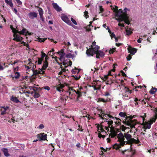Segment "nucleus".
Instances as JSON below:
<instances>
[{
  "mask_svg": "<svg viewBox=\"0 0 157 157\" xmlns=\"http://www.w3.org/2000/svg\"><path fill=\"white\" fill-rule=\"evenodd\" d=\"M116 49V48H112L110 49L109 51V53L110 54H113V52L115 51Z\"/></svg>",
  "mask_w": 157,
  "mask_h": 157,
  "instance_id": "09e8293b",
  "label": "nucleus"
},
{
  "mask_svg": "<svg viewBox=\"0 0 157 157\" xmlns=\"http://www.w3.org/2000/svg\"><path fill=\"white\" fill-rule=\"evenodd\" d=\"M124 138H125L127 140L126 141V144H132L133 143L138 144L139 143L140 141L138 139L135 140L132 138V135L129 133V131L126 133H125L124 134Z\"/></svg>",
  "mask_w": 157,
  "mask_h": 157,
  "instance_id": "f03ea898",
  "label": "nucleus"
},
{
  "mask_svg": "<svg viewBox=\"0 0 157 157\" xmlns=\"http://www.w3.org/2000/svg\"><path fill=\"white\" fill-rule=\"evenodd\" d=\"M48 65V61H46L45 62H44V63L43 64V66L42 67V68L40 69L41 71H42V70H45L47 67Z\"/></svg>",
  "mask_w": 157,
  "mask_h": 157,
  "instance_id": "412c9836",
  "label": "nucleus"
},
{
  "mask_svg": "<svg viewBox=\"0 0 157 157\" xmlns=\"http://www.w3.org/2000/svg\"><path fill=\"white\" fill-rule=\"evenodd\" d=\"M28 17L30 19H33L37 17V13L35 12H29L28 14Z\"/></svg>",
  "mask_w": 157,
  "mask_h": 157,
  "instance_id": "9b49d317",
  "label": "nucleus"
},
{
  "mask_svg": "<svg viewBox=\"0 0 157 157\" xmlns=\"http://www.w3.org/2000/svg\"><path fill=\"white\" fill-rule=\"evenodd\" d=\"M38 11L39 14V15H43L44 13L42 9L40 7L38 8Z\"/></svg>",
  "mask_w": 157,
  "mask_h": 157,
  "instance_id": "72a5a7b5",
  "label": "nucleus"
},
{
  "mask_svg": "<svg viewBox=\"0 0 157 157\" xmlns=\"http://www.w3.org/2000/svg\"><path fill=\"white\" fill-rule=\"evenodd\" d=\"M140 117L143 118V123L142 125H144L143 128H146L145 129H147V128L150 129L151 127V125L152 124L150 122H145V124H144V121L145 120V117H146V114L144 113V116H141Z\"/></svg>",
  "mask_w": 157,
  "mask_h": 157,
  "instance_id": "423d86ee",
  "label": "nucleus"
},
{
  "mask_svg": "<svg viewBox=\"0 0 157 157\" xmlns=\"http://www.w3.org/2000/svg\"><path fill=\"white\" fill-rule=\"evenodd\" d=\"M14 38L13 39L14 40L17 42H21L23 40V38L17 34H14Z\"/></svg>",
  "mask_w": 157,
  "mask_h": 157,
  "instance_id": "f8f14e48",
  "label": "nucleus"
},
{
  "mask_svg": "<svg viewBox=\"0 0 157 157\" xmlns=\"http://www.w3.org/2000/svg\"><path fill=\"white\" fill-rule=\"evenodd\" d=\"M110 128L111 129V133L109 134V137H110L111 138H113L116 136H117V132L114 130V127L112 126Z\"/></svg>",
  "mask_w": 157,
  "mask_h": 157,
  "instance_id": "9d476101",
  "label": "nucleus"
},
{
  "mask_svg": "<svg viewBox=\"0 0 157 157\" xmlns=\"http://www.w3.org/2000/svg\"><path fill=\"white\" fill-rule=\"evenodd\" d=\"M61 19L65 23H66L68 25H71L72 23L70 21L68 17L66 15L62 14L61 15Z\"/></svg>",
  "mask_w": 157,
  "mask_h": 157,
  "instance_id": "0eeeda50",
  "label": "nucleus"
},
{
  "mask_svg": "<svg viewBox=\"0 0 157 157\" xmlns=\"http://www.w3.org/2000/svg\"><path fill=\"white\" fill-rule=\"evenodd\" d=\"M121 146L120 143L119 144H115L113 146V149H115L116 150H118L119 148H121Z\"/></svg>",
  "mask_w": 157,
  "mask_h": 157,
  "instance_id": "5701e85b",
  "label": "nucleus"
},
{
  "mask_svg": "<svg viewBox=\"0 0 157 157\" xmlns=\"http://www.w3.org/2000/svg\"><path fill=\"white\" fill-rule=\"evenodd\" d=\"M72 76L74 77L75 79L76 80H78L79 79L81 78V76H79L78 77L76 75H72Z\"/></svg>",
  "mask_w": 157,
  "mask_h": 157,
  "instance_id": "c03bdc74",
  "label": "nucleus"
},
{
  "mask_svg": "<svg viewBox=\"0 0 157 157\" xmlns=\"http://www.w3.org/2000/svg\"><path fill=\"white\" fill-rule=\"evenodd\" d=\"M45 39H40V38H39L38 39V41L40 42H44V41H45Z\"/></svg>",
  "mask_w": 157,
  "mask_h": 157,
  "instance_id": "338daca9",
  "label": "nucleus"
},
{
  "mask_svg": "<svg viewBox=\"0 0 157 157\" xmlns=\"http://www.w3.org/2000/svg\"><path fill=\"white\" fill-rule=\"evenodd\" d=\"M38 64L40 65V64H41L42 62L43 61H42V59H40V58H38Z\"/></svg>",
  "mask_w": 157,
  "mask_h": 157,
  "instance_id": "052dcab7",
  "label": "nucleus"
},
{
  "mask_svg": "<svg viewBox=\"0 0 157 157\" xmlns=\"http://www.w3.org/2000/svg\"><path fill=\"white\" fill-rule=\"evenodd\" d=\"M119 81H120V82H117V81H116L115 82L117 83H120L121 84V85H122L123 84L124 82V80L122 79L121 80L119 79Z\"/></svg>",
  "mask_w": 157,
  "mask_h": 157,
  "instance_id": "8fccbe9b",
  "label": "nucleus"
},
{
  "mask_svg": "<svg viewBox=\"0 0 157 157\" xmlns=\"http://www.w3.org/2000/svg\"><path fill=\"white\" fill-rule=\"evenodd\" d=\"M115 118L118 121L115 122V123L117 125H120V126L121 125V120L117 117H115Z\"/></svg>",
  "mask_w": 157,
  "mask_h": 157,
  "instance_id": "b1692460",
  "label": "nucleus"
},
{
  "mask_svg": "<svg viewBox=\"0 0 157 157\" xmlns=\"http://www.w3.org/2000/svg\"><path fill=\"white\" fill-rule=\"evenodd\" d=\"M15 75L14 76V78L16 79H18L20 77V73L18 72H14Z\"/></svg>",
  "mask_w": 157,
  "mask_h": 157,
  "instance_id": "e433bc0d",
  "label": "nucleus"
},
{
  "mask_svg": "<svg viewBox=\"0 0 157 157\" xmlns=\"http://www.w3.org/2000/svg\"><path fill=\"white\" fill-rule=\"evenodd\" d=\"M126 128L127 127H125L124 125H121L120 126V129L122 131L124 132Z\"/></svg>",
  "mask_w": 157,
  "mask_h": 157,
  "instance_id": "58836bf2",
  "label": "nucleus"
},
{
  "mask_svg": "<svg viewBox=\"0 0 157 157\" xmlns=\"http://www.w3.org/2000/svg\"><path fill=\"white\" fill-rule=\"evenodd\" d=\"M76 91L73 87H69L68 90L66 91V95H68L70 99H73L75 98L73 95L75 94Z\"/></svg>",
  "mask_w": 157,
  "mask_h": 157,
  "instance_id": "39448f33",
  "label": "nucleus"
},
{
  "mask_svg": "<svg viewBox=\"0 0 157 157\" xmlns=\"http://www.w3.org/2000/svg\"><path fill=\"white\" fill-rule=\"evenodd\" d=\"M108 76L107 75H105L104 77H102V78H101L104 80H105L108 78Z\"/></svg>",
  "mask_w": 157,
  "mask_h": 157,
  "instance_id": "5fc2aeb1",
  "label": "nucleus"
},
{
  "mask_svg": "<svg viewBox=\"0 0 157 157\" xmlns=\"http://www.w3.org/2000/svg\"><path fill=\"white\" fill-rule=\"evenodd\" d=\"M36 66L35 65L33 64V67H32V70L33 72V75H36L38 74H40L41 72L40 71H37V70L35 71V68H36Z\"/></svg>",
  "mask_w": 157,
  "mask_h": 157,
  "instance_id": "f3484780",
  "label": "nucleus"
},
{
  "mask_svg": "<svg viewBox=\"0 0 157 157\" xmlns=\"http://www.w3.org/2000/svg\"><path fill=\"white\" fill-rule=\"evenodd\" d=\"M26 31L27 30L23 28L21 31H19V34H20L25 35L26 33Z\"/></svg>",
  "mask_w": 157,
  "mask_h": 157,
  "instance_id": "c9c22d12",
  "label": "nucleus"
},
{
  "mask_svg": "<svg viewBox=\"0 0 157 157\" xmlns=\"http://www.w3.org/2000/svg\"><path fill=\"white\" fill-rule=\"evenodd\" d=\"M95 54L96 55V58L98 59H99L100 57H102L105 55L104 53L100 51H96Z\"/></svg>",
  "mask_w": 157,
  "mask_h": 157,
  "instance_id": "ddd939ff",
  "label": "nucleus"
},
{
  "mask_svg": "<svg viewBox=\"0 0 157 157\" xmlns=\"http://www.w3.org/2000/svg\"><path fill=\"white\" fill-rule=\"evenodd\" d=\"M58 54L59 55H65V53H64V49H63L61 50V51L58 52Z\"/></svg>",
  "mask_w": 157,
  "mask_h": 157,
  "instance_id": "ea45409f",
  "label": "nucleus"
},
{
  "mask_svg": "<svg viewBox=\"0 0 157 157\" xmlns=\"http://www.w3.org/2000/svg\"><path fill=\"white\" fill-rule=\"evenodd\" d=\"M2 151L4 153V155L6 156H8L9 155L8 153V151L7 149L3 148L2 150Z\"/></svg>",
  "mask_w": 157,
  "mask_h": 157,
  "instance_id": "393cba45",
  "label": "nucleus"
},
{
  "mask_svg": "<svg viewBox=\"0 0 157 157\" xmlns=\"http://www.w3.org/2000/svg\"><path fill=\"white\" fill-rule=\"evenodd\" d=\"M71 20L72 21L74 25H77V22L72 17H71Z\"/></svg>",
  "mask_w": 157,
  "mask_h": 157,
  "instance_id": "a18cd8bd",
  "label": "nucleus"
},
{
  "mask_svg": "<svg viewBox=\"0 0 157 157\" xmlns=\"http://www.w3.org/2000/svg\"><path fill=\"white\" fill-rule=\"evenodd\" d=\"M28 60L29 61V63H28V65H29L30 66V67H31V70H32V67H33V65H34L33 63H32L31 59H28Z\"/></svg>",
  "mask_w": 157,
  "mask_h": 157,
  "instance_id": "a19ab883",
  "label": "nucleus"
},
{
  "mask_svg": "<svg viewBox=\"0 0 157 157\" xmlns=\"http://www.w3.org/2000/svg\"><path fill=\"white\" fill-rule=\"evenodd\" d=\"M5 2L7 4L9 5L11 7H13V4L12 2V0H5Z\"/></svg>",
  "mask_w": 157,
  "mask_h": 157,
  "instance_id": "4be33fe9",
  "label": "nucleus"
},
{
  "mask_svg": "<svg viewBox=\"0 0 157 157\" xmlns=\"http://www.w3.org/2000/svg\"><path fill=\"white\" fill-rule=\"evenodd\" d=\"M38 90V88L35 87H33V90L34 91V92H36V91Z\"/></svg>",
  "mask_w": 157,
  "mask_h": 157,
  "instance_id": "69168bd1",
  "label": "nucleus"
},
{
  "mask_svg": "<svg viewBox=\"0 0 157 157\" xmlns=\"http://www.w3.org/2000/svg\"><path fill=\"white\" fill-rule=\"evenodd\" d=\"M108 126L110 127V126L112 125V124L113 123V121H108Z\"/></svg>",
  "mask_w": 157,
  "mask_h": 157,
  "instance_id": "603ef678",
  "label": "nucleus"
},
{
  "mask_svg": "<svg viewBox=\"0 0 157 157\" xmlns=\"http://www.w3.org/2000/svg\"><path fill=\"white\" fill-rule=\"evenodd\" d=\"M69 98V95H63L60 98V99L63 101H66L68 99V98Z\"/></svg>",
  "mask_w": 157,
  "mask_h": 157,
  "instance_id": "a878e982",
  "label": "nucleus"
},
{
  "mask_svg": "<svg viewBox=\"0 0 157 157\" xmlns=\"http://www.w3.org/2000/svg\"><path fill=\"white\" fill-rule=\"evenodd\" d=\"M12 30L14 34H16L17 33H19V31H18V30H17L16 29L14 28Z\"/></svg>",
  "mask_w": 157,
  "mask_h": 157,
  "instance_id": "3c124183",
  "label": "nucleus"
},
{
  "mask_svg": "<svg viewBox=\"0 0 157 157\" xmlns=\"http://www.w3.org/2000/svg\"><path fill=\"white\" fill-rule=\"evenodd\" d=\"M118 7L117 6H115V7H113V9L114 11L116 13L115 17H116L115 18L118 22H120L123 21H124V23L128 25L130 24V21L129 20V16L127 13V10L129 11L127 8H125L124 9V12L123 15L119 14V11H118Z\"/></svg>",
  "mask_w": 157,
  "mask_h": 157,
  "instance_id": "f257e3e1",
  "label": "nucleus"
},
{
  "mask_svg": "<svg viewBox=\"0 0 157 157\" xmlns=\"http://www.w3.org/2000/svg\"><path fill=\"white\" fill-rule=\"evenodd\" d=\"M77 95V101H78L79 100V98L80 97H81L82 96V93L78 90L76 91V92L75 93Z\"/></svg>",
  "mask_w": 157,
  "mask_h": 157,
  "instance_id": "aec40b11",
  "label": "nucleus"
},
{
  "mask_svg": "<svg viewBox=\"0 0 157 157\" xmlns=\"http://www.w3.org/2000/svg\"><path fill=\"white\" fill-rule=\"evenodd\" d=\"M157 88H153V87H152V88L149 91V92L151 94H153L155 93L157 91Z\"/></svg>",
  "mask_w": 157,
  "mask_h": 157,
  "instance_id": "c756f323",
  "label": "nucleus"
},
{
  "mask_svg": "<svg viewBox=\"0 0 157 157\" xmlns=\"http://www.w3.org/2000/svg\"><path fill=\"white\" fill-rule=\"evenodd\" d=\"M97 101L98 102H106L108 101V100L107 99L105 100L103 98H98Z\"/></svg>",
  "mask_w": 157,
  "mask_h": 157,
  "instance_id": "c85d7f7f",
  "label": "nucleus"
},
{
  "mask_svg": "<svg viewBox=\"0 0 157 157\" xmlns=\"http://www.w3.org/2000/svg\"><path fill=\"white\" fill-rule=\"evenodd\" d=\"M88 14V11H86L84 12V15L86 18H87L89 17V16Z\"/></svg>",
  "mask_w": 157,
  "mask_h": 157,
  "instance_id": "79ce46f5",
  "label": "nucleus"
},
{
  "mask_svg": "<svg viewBox=\"0 0 157 157\" xmlns=\"http://www.w3.org/2000/svg\"><path fill=\"white\" fill-rule=\"evenodd\" d=\"M93 49L95 51H99L98 50L100 49V47L99 46H96L94 47H93Z\"/></svg>",
  "mask_w": 157,
  "mask_h": 157,
  "instance_id": "49530a36",
  "label": "nucleus"
},
{
  "mask_svg": "<svg viewBox=\"0 0 157 157\" xmlns=\"http://www.w3.org/2000/svg\"><path fill=\"white\" fill-rule=\"evenodd\" d=\"M131 29H126L125 31L126 32V35L128 36H129L131 35L132 33V31L133 30H131Z\"/></svg>",
  "mask_w": 157,
  "mask_h": 157,
  "instance_id": "7c9ffc66",
  "label": "nucleus"
},
{
  "mask_svg": "<svg viewBox=\"0 0 157 157\" xmlns=\"http://www.w3.org/2000/svg\"><path fill=\"white\" fill-rule=\"evenodd\" d=\"M13 11L17 15H18L19 14L18 13L17 10L15 8H14Z\"/></svg>",
  "mask_w": 157,
  "mask_h": 157,
  "instance_id": "0e129e2a",
  "label": "nucleus"
},
{
  "mask_svg": "<svg viewBox=\"0 0 157 157\" xmlns=\"http://www.w3.org/2000/svg\"><path fill=\"white\" fill-rule=\"evenodd\" d=\"M17 4L19 5H21L22 4V2L20 0H15Z\"/></svg>",
  "mask_w": 157,
  "mask_h": 157,
  "instance_id": "680f3d73",
  "label": "nucleus"
},
{
  "mask_svg": "<svg viewBox=\"0 0 157 157\" xmlns=\"http://www.w3.org/2000/svg\"><path fill=\"white\" fill-rule=\"evenodd\" d=\"M118 11H119V14H124L123 13L124 12V10L123 11H122L121 9H120Z\"/></svg>",
  "mask_w": 157,
  "mask_h": 157,
  "instance_id": "bf43d9fd",
  "label": "nucleus"
},
{
  "mask_svg": "<svg viewBox=\"0 0 157 157\" xmlns=\"http://www.w3.org/2000/svg\"><path fill=\"white\" fill-rule=\"evenodd\" d=\"M129 52L132 55H134L136 52V50L134 48H133L130 46H129L128 48Z\"/></svg>",
  "mask_w": 157,
  "mask_h": 157,
  "instance_id": "2eb2a0df",
  "label": "nucleus"
},
{
  "mask_svg": "<svg viewBox=\"0 0 157 157\" xmlns=\"http://www.w3.org/2000/svg\"><path fill=\"white\" fill-rule=\"evenodd\" d=\"M103 127V125H101V127H100V128H101V129H100L101 131H99V128L100 127V125L98 124H97V127L98 129V132H100V133L101 132H104V129Z\"/></svg>",
  "mask_w": 157,
  "mask_h": 157,
  "instance_id": "bb28decb",
  "label": "nucleus"
},
{
  "mask_svg": "<svg viewBox=\"0 0 157 157\" xmlns=\"http://www.w3.org/2000/svg\"><path fill=\"white\" fill-rule=\"evenodd\" d=\"M114 80H108L106 82V84H111L112 83L114 82Z\"/></svg>",
  "mask_w": 157,
  "mask_h": 157,
  "instance_id": "de8ad7c7",
  "label": "nucleus"
},
{
  "mask_svg": "<svg viewBox=\"0 0 157 157\" xmlns=\"http://www.w3.org/2000/svg\"><path fill=\"white\" fill-rule=\"evenodd\" d=\"M5 66V67H7L8 66H6V63H3V62H1L0 63V70H3L4 69V67H3L2 66Z\"/></svg>",
  "mask_w": 157,
  "mask_h": 157,
  "instance_id": "cd10ccee",
  "label": "nucleus"
},
{
  "mask_svg": "<svg viewBox=\"0 0 157 157\" xmlns=\"http://www.w3.org/2000/svg\"><path fill=\"white\" fill-rule=\"evenodd\" d=\"M66 57L67 58H73L74 57V55L71 53H69L66 55Z\"/></svg>",
  "mask_w": 157,
  "mask_h": 157,
  "instance_id": "4c0bfd02",
  "label": "nucleus"
},
{
  "mask_svg": "<svg viewBox=\"0 0 157 157\" xmlns=\"http://www.w3.org/2000/svg\"><path fill=\"white\" fill-rule=\"evenodd\" d=\"M54 8L57 11L60 12L61 10V9L59 7L57 4L53 3L52 4Z\"/></svg>",
  "mask_w": 157,
  "mask_h": 157,
  "instance_id": "dca6fc26",
  "label": "nucleus"
},
{
  "mask_svg": "<svg viewBox=\"0 0 157 157\" xmlns=\"http://www.w3.org/2000/svg\"><path fill=\"white\" fill-rule=\"evenodd\" d=\"M40 19L43 22H44V18L43 17V15L40 16Z\"/></svg>",
  "mask_w": 157,
  "mask_h": 157,
  "instance_id": "13d9d810",
  "label": "nucleus"
},
{
  "mask_svg": "<svg viewBox=\"0 0 157 157\" xmlns=\"http://www.w3.org/2000/svg\"><path fill=\"white\" fill-rule=\"evenodd\" d=\"M44 128V126L43 124H40L39 127L37 128H38L39 129H42Z\"/></svg>",
  "mask_w": 157,
  "mask_h": 157,
  "instance_id": "864d4df0",
  "label": "nucleus"
},
{
  "mask_svg": "<svg viewBox=\"0 0 157 157\" xmlns=\"http://www.w3.org/2000/svg\"><path fill=\"white\" fill-rule=\"evenodd\" d=\"M157 119V114H155L152 117L149 121V122L152 124L153 122H155V120Z\"/></svg>",
  "mask_w": 157,
  "mask_h": 157,
  "instance_id": "6ab92c4d",
  "label": "nucleus"
},
{
  "mask_svg": "<svg viewBox=\"0 0 157 157\" xmlns=\"http://www.w3.org/2000/svg\"><path fill=\"white\" fill-rule=\"evenodd\" d=\"M132 58V56L130 54H129L127 57V59L128 60H130Z\"/></svg>",
  "mask_w": 157,
  "mask_h": 157,
  "instance_id": "774afa93",
  "label": "nucleus"
},
{
  "mask_svg": "<svg viewBox=\"0 0 157 157\" xmlns=\"http://www.w3.org/2000/svg\"><path fill=\"white\" fill-rule=\"evenodd\" d=\"M119 115L122 117H125L126 116V113L125 112H120L119 114Z\"/></svg>",
  "mask_w": 157,
  "mask_h": 157,
  "instance_id": "f704fd0d",
  "label": "nucleus"
},
{
  "mask_svg": "<svg viewBox=\"0 0 157 157\" xmlns=\"http://www.w3.org/2000/svg\"><path fill=\"white\" fill-rule=\"evenodd\" d=\"M40 96V94L37 92H35L34 93V97L36 98H38Z\"/></svg>",
  "mask_w": 157,
  "mask_h": 157,
  "instance_id": "37998d69",
  "label": "nucleus"
},
{
  "mask_svg": "<svg viewBox=\"0 0 157 157\" xmlns=\"http://www.w3.org/2000/svg\"><path fill=\"white\" fill-rule=\"evenodd\" d=\"M96 51H95L93 49V45L91 46V48L87 49L86 51V54L89 56H93L94 54H96Z\"/></svg>",
  "mask_w": 157,
  "mask_h": 157,
  "instance_id": "6e6552de",
  "label": "nucleus"
},
{
  "mask_svg": "<svg viewBox=\"0 0 157 157\" xmlns=\"http://www.w3.org/2000/svg\"><path fill=\"white\" fill-rule=\"evenodd\" d=\"M47 135L44 133H40L37 135V138L40 141L45 140L47 139Z\"/></svg>",
  "mask_w": 157,
  "mask_h": 157,
  "instance_id": "1a4fd4ad",
  "label": "nucleus"
},
{
  "mask_svg": "<svg viewBox=\"0 0 157 157\" xmlns=\"http://www.w3.org/2000/svg\"><path fill=\"white\" fill-rule=\"evenodd\" d=\"M98 137L100 138L101 137H102L103 138H104L105 136V135H102L100 133H99L98 134Z\"/></svg>",
  "mask_w": 157,
  "mask_h": 157,
  "instance_id": "4d7b16f0",
  "label": "nucleus"
},
{
  "mask_svg": "<svg viewBox=\"0 0 157 157\" xmlns=\"http://www.w3.org/2000/svg\"><path fill=\"white\" fill-rule=\"evenodd\" d=\"M1 108H3V109H1V115H4L6 113V111L9 109V107L8 106H2Z\"/></svg>",
  "mask_w": 157,
  "mask_h": 157,
  "instance_id": "4468645a",
  "label": "nucleus"
},
{
  "mask_svg": "<svg viewBox=\"0 0 157 157\" xmlns=\"http://www.w3.org/2000/svg\"><path fill=\"white\" fill-rule=\"evenodd\" d=\"M117 138H118V141L120 143L121 146L123 147L126 144V142L124 141L125 139L124 135L121 132L117 134Z\"/></svg>",
  "mask_w": 157,
  "mask_h": 157,
  "instance_id": "20e7f679",
  "label": "nucleus"
},
{
  "mask_svg": "<svg viewBox=\"0 0 157 157\" xmlns=\"http://www.w3.org/2000/svg\"><path fill=\"white\" fill-rule=\"evenodd\" d=\"M142 88V86H136L135 88H134V89L136 91H138V90L136 89V88H140V89H141Z\"/></svg>",
  "mask_w": 157,
  "mask_h": 157,
  "instance_id": "6e6d98bb",
  "label": "nucleus"
},
{
  "mask_svg": "<svg viewBox=\"0 0 157 157\" xmlns=\"http://www.w3.org/2000/svg\"><path fill=\"white\" fill-rule=\"evenodd\" d=\"M60 67L61 68V70L60 71H62V72H65L67 70V71H68V69H66L67 67V66H65L64 67V68H63L62 66L61 65V63H60Z\"/></svg>",
  "mask_w": 157,
  "mask_h": 157,
  "instance_id": "473e14b6",
  "label": "nucleus"
},
{
  "mask_svg": "<svg viewBox=\"0 0 157 157\" xmlns=\"http://www.w3.org/2000/svg\"><path fill=\"white\" fill-rule=\"evenodd\" d=\"M80 70H79L78 71H75V69H72V73L73 74H75V73H78L80 71Z\"/></svg>",
  "mask_w": 157,
  "mask_h": 157,
  "instance_id": "e2e57ef3",
  "label": "nucleus"
},
{
  "mask_svg": "<svg viewBox=\"0 0 157 157\" xmlns=\"http://www.w3.org/2000/svg\"><path fill=\"white\" fill-rule=\"evenodd\" d=\"M10 99L13 101L15 103L20 102V101L16 97H14L13 96H12L11 97Z\"/></svg>",
  "mask_w": 157,
  "mask_h": 157,
  "instance_id": "a211bd4d",
  "label": "nucleus"
},
{
  "mask_svg": "<svg viewBox=\"0 0 157 157\" xmlns=\"http://www.w3.org/2000/svg\"><path fill=\"white\" fill-rule=\"evenodd\" d=\"M124 90L126 93L129 92V93L131 94L132 93V90H129L128 87L125 86H124Z\"/></svg>",
  "mask_w": 157,
  "mask_h": 157,
  "instance_id": "2f4dec72",
  "label": "nucleus"
},
{
  "mask_svg": "<svg viewBox=\"0 0 157 157\" xmlns=\"http://www.w3.org/2000/svg\"><path fill=\"white\" fill-rule=\"evenodd\" d=\"M130 118L129 120H123L122 121V122L125 125H127L130 126V128L132 129L133 128H135V125L137 124V121L136 120L134 119L132 120L133 117L130 116Z\"/></svg>",
  "mask_w": 157,
  "mask_h": 157,
  "instance_id": "7ed1b4c3",
  "label": "nucleus"
}]
</instances>
